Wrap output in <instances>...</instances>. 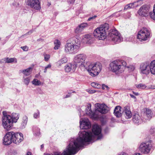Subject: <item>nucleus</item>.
Listing matches in <instances>:
<instances>
[{
  "label": "nucleus",
  "mask_w": 155,
  "mask_h": 155,
  "mask_svg": "<svg viewBox=\"0 0 155 155\" xmlns=\"http://www.w3.org/2000/svg\"><path fill=\"white\" fill-rule=\"evenodd\" d=\"M132 92L133 94L135 95L138 96L139 95V94L138 92H135L134 91H133Z\"/></svg>",
  "instance_id": "864d4df0"
},
{
  "label": "nucleus",
  "mask_w": 155,
  "mask_h": 155,
  "mask_svg": "<svg viewBox=\"0 0 155 155\" xmlns=\"http://www.w3.org/2000/svg\"><path fill=\"white\" fill-rule=\"evenodd\" d=\"M91 104H89V106L87 107L86 110L87 111L86 113L87 114L91 115L92 113V111L91 108Z\"/></svg>",
  "instance_id": "72a5a7b5"
},
{
  "label": "nucleus",
  "mask_w": 155,
  "mask_h": 155,
  "mask_svg": "<svg viewBox=\"0 0 155 155\" xmlns=\"http://www.w3.org/2000/svg\"><path fill=\"white\" fill-rule=\"evenodd\" d=\"M26 5L35 10H40L41 8L39 0H27Z\"/></svg>",
  "instance_id": "9d476101"
},
{
  "label": "nucleus",
  "mask_w": 155,
  "mask_h": 155,
  "mask_svg": "<svg viewBox=\"0 0 155 155\" xmlns=\"http://www.w3.org/2000/svg\"><path fill=\"white\" fill-rule=\"evenodd\" d=\"M54 49L55 50H57L60 46L61 42L59 40L56 39L54 41Z\"/></svg>",
  "instance_id": "c85d7f7f"
},
{
  "label": "nucleus",
  "mask_w": 155,
  "mask_h": 155,
  "mask_svg": "<svg viewBox=\"0 0 155 155\" xmlns=\"http://www.w3.org/2000/svg\"><path fill=\"white\" fill-rule=\"evenodd\" d=\"M97 110L101 114H106L107 112V107L104 105L99 104Z\"/></svg>",
  "instance_id": "aec40b11"
},
{
  "label": "nucleus",
  "mask_w": 155,
  "mask_h": 155,
  "mask_svg": "<svg viewBox=\"0 0 155 155\" xmlns=\"http://www.w3.org/2000/svg\"><path fill=\"white\" fill-rule=\"evenodd\" d=\"M32 83L35 85H39L41 84V82L37 79H35L33 80Z\"/></svg>",
  "instance_id": "f704fd0d"
},
{
  "label": "nucleus",
  "mask_w": 155,
  "mask_h": 155,
  "mask_svg": "<svg viewBox=\"0 0 155 155\" xmlns=\"http://www.w3.org/2000/svg\"><path fill=\"white\" fill-rule=\"evenodd\" d=\"M23 79L24 80V82L25 83V84H26V85H28L29 84V83L30 82V78H29V77L25 78L24 77H23Z\"/></svg>",
  "instance_id": "c9c22d12"
},
{
  "label": "nucleus",
  "mask_w": 155,
  "mask_h": 155,
  "mask_svg": "<svg viewBox=\"0 0 155 155\" xmlns=\"http://www.w3.org/2000/svg\"><path fill=\"white\" fill-rule=\"evenodd\" d=\"M130 95L132 98H134V99L136 98V97L134 95L131 94H130Z\"/></svg>",
  "instance_id": "5fc2aeb1"
},
{
  "label": "nucleus",
  "mask_w": 155,
  "mask_h": 155,
  "mask_svg": "<svg viewBox=\"0 0 155 155\" xmlns=\"http://www.w3.org/2000/svg\"><path fill=\"white\" fill-rule=\"evenodd\" d=\"M97 17V16L95 15L94 16H93L92 17H90L87 20L88 21H90L92 19H94L96 17Z\"/></svg>",
  "instance_id": "de8ad7c7"
},
{
  "label": "nucleus",
  "mask_w": 155,
  "mask_h": 155,
  "mask_svg": "<svg viewBox=\"0 0 155 155\" xmlns=\"http://www.w3.org/2000/svg\"><path fill=\"white\" fill-rule=\"evenodd\" d=\"M119 155H128L127 153L124 152H122Z\"/></svg>",
  "instance_id": "3c124183"
},
{
  "label": "nucleus",
  "mask_w": 155,
  "mask_h": 155,
  "mask_svg": "<svg viewBox=\"0 0 155 155\" xmlns=\"http://www.w3.org/2000/svg\"><path fill=\"white\" fill-rule=\"evenodd\" d=\"M132 120L133 122L136 124H139L142 122V119L137 113L135 114L133 116Z\"/></svg>",
  "instance_id": "a211bd4d"
},
{
  "label": "nucleus",
  "mask_w": 155,
  "mask_h": 155,
  "mask_svg": "<svg viewBox=\"0 0 155 155\" xmlns=\"http://www.w3.org/2000/svg\"><path fill=\"white\" fill-rule=\"evenodd\" d=\"M47 69H46L45 68L44 72V73H46L47 72Z\"/></svg>",
  "instance_id": "052dcab7"
},
{
  "label": "nucleus",
  "mask_w": 155,
  "mask_h": 155,
  "mask_svg": "<svg viewBox=\"0 0 155 155\" xmlns=\"http://www.w3.org/2000/svg\"><path fill=\"white\" fill-rule=\"evenodd\" d=\"M123 113L127 119L130 118L132 117V114L129 106H127L124 107Z\"/></svg>",
  "instance_id": "2eb2a0df"
},
{
  "label": "nucleus",
  "mask_w": 155,
  "mask_h": 155,
  "mask_svg": "<svg viewBox=\"0 0 155 155\" xmlns=\"http://www.w3.org/2000/svg\"><path fill=\"white\" fill-rule=\"evenodd\" d=\"M118 34V32L116 29H112L109 31L108 35L111 38Z\"/></svg>",
  "instance_id": "a878e982"
},
{
  "label": "nucleus",
  "mask_w": 155,
  "mask_h": 155,
  "mask_svg": "<svg viewBox=\"0 0 155 155\" xmlns=\"http://www.w3.org/2000/svg\"><path fill=\"white\" fill-rule=\"evenodd\" d=\"M129 5H128V4H127V5H126L125 6V7L124 8V9H128L129 8Z\"/></svg>",
  "instance_id": "603ef678"
},
{
  "label": "nucleus",
  "mask_w": 155,
  "mask_h": 155,
  "mask_svg": "<svg viewBox=\"0 0 155 155\" xmlns=\"http://www.w3.org/2000/svg\"><path fill=\"white\" fill-rule=\"evenodd\" d=\"M40 113L38 110H37V113H35L34 114V117L35 118H36L37 117H39Z\"/></svg>",
  "instance_id": "ea45409f"
},
{
  "label": "nucleus",
  "mask_w": 155,
  "mask_h": 155,
  "mask_svg": "<svg viewBox=\"0 0 155 155\" xmlns=\"http://www.w3.org/2000/svg\"><path fill=\"white\" fill-rule=\"evenodd\" d=\"M12 136H13V142L16 144H18L21 142L24 139L23 134L21 133H15L13 132Z\"/></svg>",
  "instance_id": "ddd939ff"
},
{
  "label": "nucleus",
  "mask_w": 155,
  "mask_h": 155,
  "mask_svg": "<svg viewBox=\"0 0 155 155\" xmlns=\"http://www.w3.org/2000/svg\"><path fill=\"white\" fill-rule=\"evenodd\" d=\"M151 140L146 142L141 143L139 147V149L141 152L143 154H147L150 151L152 148Z\"/></svg>",
  "instance_id": "0eeeda50"
},
{
  "label": "nucleus",
  "mask_w": 155,
  "mask_h": 155,
  "mask_svg": "<svg viewBox=\"0 0 155 155\" xmlns=\"http://www.w3.org/2000/svg\"><path fill=\"white\" fill-rule=\"evenodd\" d=\"M44 57L45 60L46 61H47L49 60V59H50V55L49 54H44Z\"/></svg>",
  "instance_id": "4c0bfd02"
},
{
  "label": "nucleus",
  "mask_w": 155,
  "mask_h": 155,
  "mask_svg": "<svg viewBox=\"0 0 155 155\" xmlns=\"http://www.w3.org/2000/svg\"><path fill=\"white\" fill-rule=\"evenodd\" d=\"M91 36L89 35H85L83 39L86 41L87 43H90L89 41L91 40Z\"/></svg>",
  "instance_id": "e433bc0d"
},
{
  "label": "nucleus",
  "mask_w": 155,
  "mask_h": 155,
  "mask_svg": "<svg viewBox=\"0 0 155 155\" xmlns=\"http://www.w3.org/2000/svg\"><path fill=\"white\" fill-rule=\"evenodd\" d=\"M88 26L87 23H84L79 25L76 28L75 31L77 34L81 33L84 29L85 28Z\"/></svg>",
  "instance_id": "f3484780"
},
{
  "label": "nucleus",
  "mask_w": 155,
  "mask_h": 155,
  "mask_svg": "<svg viewBox=\"0 0 155 155\" xmlns=\"http://www.w3.org/2000/svg\"><path fill=\"white\" fill-rule=\"evenodd\" d=\"M32 153L31 152H28L26 154V155H31Z\"/></svg>",
  "instance_id": "13d9d810"
},
{
  "label": "nucleus",
  "mask_w": 155,
  "mask_h": 155,
  "mask_svg": "<svg viewBox=\"0 0 155 155\" xmlns=\"http://www.w3.org/2000/svg\"><path fill=\"white\" fill-rule=\"evenodd\" d=\"M75 0H68V1L69 2L70 4H73V3L74 2Z\"/></svg>",
  "instance_id": "09e8293b"
},
{
  "label": "nucleus",
  "mask_w": 155,
  "mask_h": 155,
  "mask_svg": "<svg viewBox=\"0 0 155 155\" xmlns=\"http://www.w3.org/2000/svg\"><path fill=\"white\" fill-rule=\"evenodd\" d=\"M80 128L82 129H87L91 128V125L88 120L80 121Z\"/></svg>",
  "instance_id": "4468645a"
},
{
  "label": "nucleus",
  "mask_w": 155,
  "mask_h": 155,
  "mask_svg": "<svg viewBox=\"0 0 155 155\" xmlns=\"http://www.w3.org/2000/svg\"><path fill=\"white\" fill-rule=\"evenodd\" d=\"M87 91L90 94H93L97 91L94 90H91L90 88L87 89Z\"/></svg>",
  "instance_id": "58836bf2"
},
{
  "label": "nucleus",
  "mask_w": 155,
  "mask_h": 155,
  "mask_svg": "<svg viewBox=\"0 0 155 155\" xmlns=\"http://www.w3.org/2000/svg\"><path fill=\"white\" fill-rule=\"evenodd\" d=\"M71 43H67L65 45V51L66 53L75 54L79 50L81 42L78 38H74Z\"/></svg>",
  "instance_id": "20e7f679"
},
{
  "label": "nucleus",
  "mask_w": 155,
  "mask_h": 155,
  "mask_svg": "<svg viewBox=\"0 0 155 155\" xmlns=\"http://www.w3.org/2000/svg\"><path fill=\"white\" fill-rule=\"evenodd\" d=\"M102 88V89L103 90H104V89L105 88L103 87V88Z\"/></svg>",
  "instance_id": "e2e57ef3"
},
{
  "label": "nucleus",
  "mask_w": 155,
  "mask_h": 155,
  "mask_svg": "<svg viewBox=\"0 0 155 155\" xmlns=\"http://www.w3.org/2000/svg\"><path fill=\"white\" fill-rule=\"evenodd\" d=\"M32 71V68L30 67L25 69L20 70V72L22 73L25 76H27L29 75L31 73Z\"/></svg>",
  "instance_id": "b1692460"
},
{
  "label": "nucleus",
  "mask_w": 155,
  "mask_h": 155,
  "mask_svg": "<svg viewBox=\"0 0 155 155\" xmlns=\"http://www.w3.org/2000/svg\"><path fill=\"white\" fill-rule=\"evenodd\" d=\"M129 6V8H134V3H131L129 4H128Z\"/></svg>",
  "instance_id": "49530a36"
},
{
  "label": "nucleus",
  "mask_w": 155,
  "mask_h": 155,
  "mask_svg": "<svg viewBox=\"0 0 155 155\" xmlns=\"http://www.w3.org/2000/svg\"><path fill=\"white\" fill-rule=\"evenodd\" d=\"M1 39V38H0V40Z\"/></svg>",
  "instance_id": "69168bd1"
},
{
  "label": "nucleus",
  "mask_w": 155,
  "mask_h": 155,
  "mask_svg": "<svg viewBox=\"0 0 155 155\" xmlns=\"http://www.w3.org/2000/svg\"><path fill=\"white\" fill-rule=\"evenodd\" d=\"M109 27L108 24L106 23L101 25L99 28L95 30L94 32V36L99 40H104L106 37V33Z\"/></svg>",
  "instance_id": "39448f33"
},
{
  "label": "nucleus",
  "mask_w": 155,
  "mask_h": 155,
  "mask_svg": "<svg viewBox=\"0 0 155 155\" xmlns=\"http://www.w3.org/2000/svg\"><path fill=\"white\" fill-rule=\"evenodd\" d=\"M111 39L115 43H118L122 40V38L120 34L119 33L116 35L114 36V37L111 38Z\"/></svg>",
  "instance_id": "412c9836"
},
{
  "label": "nucleus",
  "mask_w": 155,
  "mask_h": 155,
  "mask_svg": "<svg viewBox=\"0 0 155 155\" xmlns=\"http://www.w3.org/2000/svg\"><path fill=\"white\" fill-rule=\"evenodd\" d=\"M51 67V65L50 64H49L47 66L45 67L46 69L50 68Z\"/></svg>",
  "instance_id": "8fccbe9b"
},
{
  "label": "nucleus",
  "mask_w": 155,
  "mask_h": 155,
  "mask_svg": "<svg viewBox=\"0 0 155 155\" xmlns=\"http://www.w3.org/2000/svg\"><path fill=\"white\" fill-rule=\"evenodd\" d=\"M102 137V136L101 135H100L98 136L97 138V140H99L101 139Z\"/></svg>",
  "instance_id": "6e6d98bb"
},
{
  "label": "nucleus",
  "mask_w": 155,
  "mask_h": 155,
  "mask_svg": "<svg viewBox=\"0 0 155 155\" xmlns=\"http://www.w3.org/2000/svg\"><path fill=\"white\" fill-rule=\"evenodd\" d=\"M144 114L146 115L148 119H150L151 118L152 113L151 110L148 108H145L144 109Z\"/></svg>",
  "instance_id": "5701e85b"
},
{
  "label": "nucleus",
  "mask_w": 155,
  "mask_h": 155,
  "mask_svg": "<svg viewBox=\"0 0 155 155\" xmlns=\"http://www.w3.org/2000/svg\"><path fill=\"white\" fill-rule=\"evenodd\" d=\"M150 71L152 74H155V60L152 61L150 64Z\"/></svg>",
  "instance_id": "393cba45"
},
{
  "label": "nucleus",
  "mask_w": 155,
  "mask_h": 155,
  "mask_svg": "<svg viewBox=\"0 0 155 155\" xmlns=\"http://www.w3.org/2000/svg\"><path fill=\"white\" fill-rule=\"evenodd\" d=\"M67 61V59L66 57H64L60 60L57 62V63L59 65L62 64L66 63Z\"/></svg>",
  "instance_id": "7c9ffc66"
},
{
  "label": "nucleus",
  "mask_w": 155,
  "mask_h": 155,
  "mask_svg": "<svg viewBox=\"0 0 155 155\" xmlns=\"http://www.w3.org/2000/svg\"><path fill=\"white\" fill-rule=\"evenodd\" d=\"M147 87V86L144 84H140L138 85H136V87Z\"/></svg>",
  "instance_id": "37998d69"
},
{
  "label": "nucleus",
  "mask_w": 155,
  "mask_h": 155,
  "mask_svg": "<svg viewBox=\"0 0 155 155\" xmlns=\"http://www.w3.org/2000/svg\"><path fill=\"white\" fill-rule=\"evenodd\" d=\"M3 115V117H8V116H11L10 115H7V112L6 111H3L2 112Z\"/></svg>",
  "instance_id": "a18cd8bd"
},
{
  "label": "nucleus",
  "mask_w": 155,
  "mask_h": 155,
  "mask_svg": "<svg viewBox=\"0 0 155 155\" xmlns=\"http://www.w3.org/2000/svg\"><path fill=\"white\" fill-rule=\"evenodd\" d=\"M12 5L16 7H18L19 6V3L16 2H14L12 3Z\"/></svg>",
  "instance_id": "a19ab883"
},
{
  "label": "nucleus",
  "mask_w": 155,
  "mask_h": 155,
  "mask_svg": "<svg viewBox=\"0 0 155 155\" xmlns=\"http://www.w3.org/2000/svg\"><path fill=\"white\" fill-rule=\"evenodd\" d=\"M13 131L8 132L3 137V143L4 145H9L13 142Z\"/></svg>",
  "instance_id": "1a4fd4ad"
},
{
  "label": "nucleus",
  "mask_w": 155,
  "mask_h": 155,
  "mask_svg": "<svg viewBox=\"0 0 155 155\" xmlns=\"http://www.w3.org/2000/svg\"><path fill=\"white\" fill-rule=\"evenodd\" d=\"M5 62V61H4V58L2 59L0 61V62L1 63H4V62Z\"/></svg>",
  "instance_id": "4d7b16f0"
},
{
  "label": "nucleus",
  "mask_w": 155,
  "mask_h": 155,
  "mask_svg": "<svg viewBox=\"0 0 155 155\" xmlns=\"http://www.w3.org/2000/svg\"><path fill=\"white\" fill-rule=\"evenodd\" d=\"M150 63L145 62L142 63L140 65V72L143 74L147 75L150 72Z\"/></svg>",
  "instance_id": "f8f14e48"
},
{
  "label": "nucleus",
  "mask_w": 155,
  "mask_h": 155,
  "mask_svg": "<svg viewBox=\"0 0 155 155\" xmlns=\"http://www.w3.org/2000/svg\"><path fill=\"white\" fill-rule=\"evenodd\" d=\"M77 68V64H69L65 66V70L67 72H74Z\"/></svg>",
  "instance_id": "dca6fc26"
},
{
  "label": "nucleus",
  "mask_w": 155,
  "mask_h": 155,
  "mask_svg": "<svg viewBox=\"0 0 155 155\" xmlns=\"http://www.w3.org/2000/svg\"><path fill=\"white\" fill-rule=\"evenodd\" d=\"M91 85L92 87H108L107 85H105L104 84H102L101 85L100 84H97L95 82H93L91 84Z\"/></svg>",
  "instance_id": "c756f323"
},
{
  "label": "nucleus",
  "mask_w": 155,
  "mask_h": 155,
  "mask_svg": "<svg viewBox=\"0 0 155 155\" xmlns=\"http://www.w3.org/2000/svg\"><path fill=\"white\" fill-rule=\"evenodd\" d=\"M79 137L76 140L72 138L70 141L69 144L66 150L63 153L55 152L52 155H74L78 151L79 148L84 143L90 141L92 138V134L91 132H86L83 131L79 132ZM45 155H51L49 154H46Z\"/></svg>",
  "instance_id": "f257e3e1"
},
{
  "label": "nucleus",
  "mask_w": 155,
  "mask_h": 155,
  "mask_svg": "<svg viewBox=\"0 0 155 155\" xmlns=\"http://www.w3.org/2000/svg\"><path fill=\"white\" fill-rule=\"evenodd\" d=\"M28 117L26 116L23 117L22 122L21 123L20 127L23 129L25 127L28 121Z\"/></svg>",
  "instance_id": "bb28decb"
},
{
  "label": "nucleus",
  "mask_w": 155,
  "mask_h": 155,
  "mask_svg": "<svg viewBox=\"0 0 155 155\" xmlns=\"http://www.w3.org/2000/svg\"><path fill=\"white\" fill-rule=\"evenodd\" d=\"M43 147H44V145H43V144H42L41 146V149H42L43 148Z\"/></svg>",
  "instance_id": "680f3d73"
},
{
  "label": "nucleus",
  "mask_w": 155,
  "mask_h": 155,
  "mask_svg": "<svg viewBox=\"0 0 155 155\" xmlns=\"http://www.w3.org/2000/svg\"><path fill=\"white\" fill-rule=\"evenodd\" d=\"M150 7L149 5H145L140 7L138 11V14L142 16L145 17L148 15Z\"/></svg>",
  "instance_id": "9b49d317"
},
{
  "label": "nucleus",
  "mask_w": 155,
  "mask_h": 155,
  "mask_svg": "<svg viewBox=\"0 0 155 155\" xmlns=\"http://www.w3.org/2000/svg\"><path fill=\"white\" fill-rule=\"evenodd\" d=\"M12 120L11 116L2 117V124L4 128L6 130H10L12 126Z\"/></svg>",
  "instance_id": "6e6552de"
},
{
  "label": "nucleus",
  "mask_w": 155,
  "mask_h": 155,
  "mask_svg": "<svg viewBox=\"0 0 155 155\" xmlns=\"http://www.w3.org/2000/svg\"><path fill=\"white\" fill-rule=\"evenodd\" d=\"M75 92L74 91H70L68 92V94L66 95V96L64 97V98H67L68 97H69L70 96V94H71L72 93H74Z\"/></svg>",
  "instance_id": "c03bdc74"
},
{
  "label": "nucleus",
  "mask_w": 155,
  "mask_h": 155,
  "mask_svg": "<svg viewBox=\"0 0 155 155\" xmlns=\"http://www.w3.org/2000/svg\"><path fill=\"white\" fill-rule=\"evenodd\" d=\"M11 117L13 122H16L19 118L18 114L15 113H13Z\"/></svg>",
  "instance_id": "cd10ccee"
},
{
  "label": "nucleus",
  "mask_w": 155,
  "mask_h": 155,
  "mask_svg": "<svg viewBox=\"0 0 155 155\" xmlns=\"http://www.w3.org/2000/svg\"><path fill=\"white\" fill-rule=\"evenodd\" d=\"M155 88H153V89H155Z\"/></svg>",
  "instance_id": "0e129e2a"
},
{
  "label": "nucleus",
  "mask_w": 155,
  "mask_h": 155,
  "mask_svg": "<svg viewBox=\"0 0 155 155\" xmlns=\"http://www.w3.org/2000/svg\"><path fill=\"white\" fill-rule=\"evenodd\" d=\"M21 48L23 51H27L28 50V48L27 46H24L23 47H21Z\"/></svg>",
  "instance_id": "79ce46f5"
},
{
  "label": "nucleus",
  "mask_w": 155,
  "mask_h": 155,
  "mask_svg": "<svg viewBox=\"0 0 155 155\" xmlns=\"http://www.w3.org/2000/svg\"><path fill=\"white\" fill-rule=\"evenodd\" d=\"M14 58H4V61H5V63H11L14 62Z\"/></svg>",
  "instance_id": "2f4dec72"
},
{
  "label": "nucleus",
  "mask_w": 155,
  "mask_h": 155,
  "mask_svg": "<svg viewBox=\"0 0 155 155\" xmlns=\"http://www.w3.org/2000/svg\"><path fill=\"white\" fill-rule=\"evenodd\" d=\"M150 31L145 27L143 28L139 32L137 38L140 41H146L150 38Z\"/></svg>",
  "instance_id": "423d86ee"
},
{
  "label": "nucleus",
  "mask_w": 155,
  "mask_h": 155,
  "mask_svg": "<svg viewBox=\"0 0 155 155\" xmlns=\"http://www.w3.org/2000/svg\"><path fill=\"white\" fill-rule=\"evenodd\" d=\"M92 131L95 135H98L101 132V129L98 125L97 124L94 125L92 127Z\"/></svg>",
  "instance_id": "6ab92c4d"
},
{
  "label": "nucleus",
  "mask_w": 155,
  "mask_h": 155,
  "mask_svg": "<svg viewBox=\"0 0 155 155\" xmlns=\"http://www.w3.org/2000/svg\"><path fill=\"white\" fill-rule=\"evenodd\" d=\"M134 155H142L140 153H135Z\"/></svg>",
  "instance_id": "bf43d9fd"
},
{
  "label": "nucleus",
  "mask_w": 155,
  "mask_h": 155,
  "mask_svg": "<svg viewBox=\"0 0 155 155\" xmlns=\"http://www.w3.org/2000/svg\"><path fill=\"white\" fill-rule=\"evenodd\" d=\"M126 62L122 60H118L114 61L110 64L111 70L117 74L122 73L126 66Z\"/></svg>",
  "instance_id": "7ed1b4c3"
},
{
  "label": "nucleus",
  "mask_w": 155,
  "mask_h": 155,
  "mask_svg": "<svg viewBox=\"0 0 155 155\" xmlns=\"http://www.w3.org/2000/svg\"><path fill=\"white\" fill-rule=\"evenodd\" d=\"M86 58L87 56L84 54H77L74 57V64H77V67L78 66L87 69L91 76L97 75L102 69L101 64L99 63L92 64L89 62H85Z\"/></svg>",
  "instance_id": "f03ea898"
},
{
  "label": "nucleus",
  "mask_w": 155,
  "mask_h": 155,
  "mask_svg": "<svg viewBox=\"0 0 155 155\" xmlns=\"http://www.w3.org/2000/svg\"><path fill=\"white\" fill-rule=\"evenodd\" d=\"M149 15L150 18L155 20V4L153 6V12H150Z\"/></svg>",
  "instance_id": "473e14b6"
},
{
  "label": "nucleus",
  "mask_w": 155,
  "mask_h": 155,
  "mask_svg": "<svg viewBox=\"0 0 155 155\" xmlns=\"http://www.w3.org/2000/svg\"><path fill=\"white\" fill-rule=\"evenodd\" d=\"M121 107L119 106L116 107L114 111V113L117 117H119L121 116L122 114L121 113Z\"/></svg>",
  "instance_id": "4be33fe9"
}]
</instances>
